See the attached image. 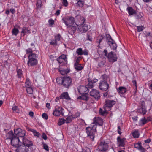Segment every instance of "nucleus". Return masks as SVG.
<instances>
[{
	"label": "nucleus",
	"mask_w": 152,
	"mask_h": 152,
	"mask_svg": "<svg viewBox=\"0 0 152 152\" xmlns=\"http://www.w3.org/2000/svg\"><path fill=\"white\" fill-rule=\"evenodd\" d=\"M118 145L121 147H124L126 142L125 138H121L120 137H118L117 138Z\"/></svg>",
	"instance_id": "obj_18"
},
{
	"label": "nucleus",
	"mask_w": 152,
	"mask_h": 152,
	"mask_svg": "<svg viewBox=\"0 0 152 152\" xmlns=\"http://www.w3.org/2000/svg\"><path fill=\"white\" fill-rule=\"evenodd\" d=\"M104 107V110H103L101 108H100V110H99V113L100 114H101L102 115H103L106 113H108V112H105L104 111H105V109H104V106L103 107Z\"/></svg>",
	"instance_id": "obj_45"
},
{
	"label": "nucleus",
	"mask_w": 152,
	"mask_h": 152,
	"mask_svg": "<svg viewBox=\"0 0 152 152\" xmlns=\"http://www.w3.org/2000/svg\"><path fill=\"white\" fill-rule=\"evenodd\" d=\"M140 150V152H145V149L142 147Z\"/></svg>",
	"instance_id": "obj_62"
},
{
	"label": "nucleus",
	"mask_w": 152,
	"mask_h": 152,
	"mask_svg": "<svg viewBox=\"0 0 152 152\" xmlns=\"http://www.w3.org/2000/svg\"><path fill=\"white\" fill-rule=\"evenodd\" d=\"M25 87L26 88H28V87H31V83L30 82L29 79L28 78H26V79Z\"/></svg>",
	"instance_id": "obj_31"
},
{
	"label": "nucleus",
	"mask_w": 152,
	"mask_h": 152,
	"mask_svg": "<svg viewBox=\"0 0 152 152\" xmlns=\"http://www.w3.org/2000/svg\"><path fill=\"white\" fill-rule=\"evenodd\" d=\"M101 78L102 79L101 80L106 82L107 80L108 77L106 75H104L102 76Z\"/></svg>",
	"instance_id": "obj_42"
},
{
	"label": "nucleus",
	"mask_w": 152,
	"mask_h": 152,
	"mask_svg": "<svg viewBox=\"0 0 152 152\" xmlns=\"http://www.w3.org/2000/svg\"><path fill=\"white\" fill-rule=\"evenodd\" d=\"M26 89L27 92L28 94L30 96H33V89L31 87H28V88H26Z\"/></svg>",
	"instance_id": "obj_33"
},
{
	"label": "nucleus",
	"mask_w": 152,
	"mask_h": 152,
	"mask_svg": "<svg viewBox=\"0 0 152 152\" xmlns=\"http://www.w3.org/2000/svg\"><path fill=\"white\" fill-rule=\"evenodd\" d=\"M28 60L27 64L29 66L36 65L37 63V57L36 54L29 55L28 56Z\"/></svg>",
	"instance_id": "obj_4"
},
{
	"label": "nucleus",
	"mask_w": 152,
	"mask_h": 152,
	"mask_svg": "<svg viewBox=\"0 0 152 152\" xmlns=\"http://www.w3.org/2000/svg\"><path fill=\"white\" fill-rule=\"evenodd\" d=\"M98 81V79H94L93 80H88V83L86 86L88 89V88H91L95 86V83Z\"/></svg>",
	"instance_id": "obj_16"
},
{
	"label": "nucleus",
	"mask_w": 152,
	"mask_h": 152,
	"mask_svg": "<svg viewBox=\"0 0 152 152\" xmlns=\"http://www.w3.org/2000/svg\"><path fill=\"white\" fill-rule=\"evenodd\" d=\"M29 115L31 117L33 118L34 116V113L33 112L30 111L29 112Z\"/></svg>",
	"instance_id": "obj_59"
},
{
	"label": "nucleus",
	"mask_w": 152,
	"mask_h": 152,
	"mask_svg": "<svg viewBox=\"0 0 152 152\" xmlns=\"http://www.w3.org/2000/svg\"><path fill=\"white\" fill-rule=\"evenodd\" d=\"M48 23V26L50 27H52L53 25L54 24V20L52 18H50L49 20Z\"/></svg>",
	"instance_id": "obj_35"
},
{
	"label": "nucleus",
	"mask_w": 152,
	"mask_h": 152,
	"mask_svg": "<svg viewBox=\"0 0 152 152\" xmlns=\"http://www.w3.org/2000/svg\"><path fill=\"white\" fill-rule=\"evenodd\" d=\"M90 95L94 97L96 99H98L100 97V94L97 90L92 89L90 92Z\"/></svg>",
	"instance_id": "obj_12"
},
{
	"label": "nucleus",
	"mask_w": 152,
	"mask_h": 152,
	"mask_svg": "<svg viewBox=\"0 0 152 152\" xmlns=\"http://www.w3.org/2000/svg\"><path fill=\"white\" fill-rule=\"evenodd\" d=\"M77 1V4L79 6L82 7L84 4V1L81 0H76Z\"/></svg>",
	"instance_id": "obj_37"
},
{
	"label": "nucleus",
	"mask_w": 152,
	"mask_h": 152,
	"mask_svg": "<svg viewBox=\"0 0 152 152\" xmlns=\"http://www.w3.org/2000/svg\"><path fill=\"white\" fill-rule=\"evenodd\" d=\"M61 38L60 34H58L55 36V40H52L50 42V44L54 45H56L58 42H59Z\"/></svg>",
	"instance_id": "obj_15"
},
{
	"label": "nucleus",
	"mask_w": 152,
	"mask_h": 152,
	"mask_svg": "<svg viewBox=\"0 0 152 152\" xmlns=\"http://www.w3.org/2000/svg\"><path fill=\"white\" fill-rule=\"evenodd\" d=\"M84 18L80 17V20L78 22L76 21L75 24L76 27H77V30L80 32H85L88 29V26L86 24Z\"/></svg>",
	"instance_id": "obj_2"
},
{
	"label": "nucleus",
	"mask_w": 152,
	"mask_h": 152,
	"mask_svg": "<svg viewBox=\"0 0 152 152\" xmlns=\"http://www.w3.org/2000/svg\"><path fill=\"white\" fill-rule=\"evenodd\" d=\"M126 88L123 86L119 87L118 88V91L119 94L121 96H124V94L126 92Z\"/></svg>",
	"instance_id": "obj_21"
},
{
	"label": "nucleus",
	"mask_w": 152,
	"mask_h": 152,
	"mask_svg": "<svg viewBox=\"0 0 152 152\" xmlns=\"http://www.w3.org/2000/svg\"><path fill=\"white\" fill-rule=\"evenodd\" d=\"M14 134L18 137H23L25 135V132L24 130L20 128H18L14 130Z\"/></svg>",
	"instance_id": "obj_11"
},
{
	"label": "nucleus",
	"mask_w": 152,
	"mask_h": 152,
	"mask_svg": "<svg viewBox=\"0 0 152 152\" xmlns=\"http://www.w3.org/2000/svg\"><path fill=\"white\" fill-rule=\"evenodd\" d=\"M135 148L139 150L142 147L141 146L140 144L139 143H137L134 144Z\"/></svg>",
	"instance_id": "obj_46"
},
{
	"label": "nucleus",
	"mask_w": 152,
	"mask_h": 152,
	"mask_svg": "<svg viewBox=\"0 0 152 152\" xmlns=\"http://www.w3.org/2000/svg\"><path fill=\"white\" fill-rule=\"evenodd\" d=\"M76 53L79 55H82L83 54V50L81 48H79L77 49L76 51Z\"/></svg>",
	"instance_id": "obj_44"
},
{
	"label": "nucleus",
	"mask_w": 152,
	"mask_h": 152,
	"mask_svg": "<svg viewBox=\"0 0 152 152\" xmlns=\"http://www.w3.org/2000/svg\"><path fill=\"white\" fill-rule=\"evenodd\" d=\"M133 85L135 86L134 89L135 90H137V84L135 80H133L132 82Z\"/></svg>",
	"instance_id": "obj_48"
},
{
	"label": "nucleus",
	"mask_w": 152,
	"mask_h": 152,
	"mask_svg": "<svg viewBox=\"0 0 152 152\" xmlns=\"http://www.w3.org/2000/svg\"><path fill=\"white\" fill-rule=\"evenodd\" d=\"M72 83V79L69 76L64 77L62 79V84L63 86L66 88L70 87Z\"/></svg>",
	"instance_id": "obj_5"
},
{
	"label": "nucleus",
	"mask_w": 152,
	"mask_h": 152,
	"mask_svg": "<svg viewBox=\"0 0 152 152\" xmlns=\"http://www.w3.org/2000/svg\"><path fill=\"white\" fill-rule=\"evenodd\" d=\"M109 84L106 81L101 80L99 83V89L103 91H106L108 88Z\"/></svg>",
	"instance_id": "obj_10"
},
{
	"label": "nucleus",
	"mask_w": 152,
	"mask_h": 152,
	"mask_svg": "<svg viewBox=\"0 0 152 152\" xmlns=\"http://www.w3.org/2000/svg\"><path fill=\"white\" fill-rule=\"evenodd\" d=\"M60 10H57L55 14V15L56 16H58L60 14Z\"/></svg>",
	"instance_id": "obj_58"
},
{
	"label": "nucleus",
	"mask_w": 152,
	"mask_h": 152,
	"mask_svg": "<svg viewBox=\"0 0 152 152\" xmlns=\"http://www.w3.org/2000/svg\"><path fill=\"white\" fill-rule=\"evenodd\" d=\"M83 54H84L85 55H87L88 54V52L87 50H85L83 51Z\"/></svg>",
	"instance_id": "obj_55"
},
{
	"label": "nucleus",
	"mask_w": 152,
	"mask_h": 152,
	"mask_svg": "<svg viewBox=\"0 0 152 152\" xmlns=\"http://www.w3.org/2000/svg\"><path fill=\"white\" fill-rule=\"evenodd\" d=\"M12 110L15 113H18L19 112V109L18 107L16 106H13Z\"/></svg>",
	"instance_id": "obj_40"
},
{
	"label": "nucleus",
	"mask_w": 152,
	"mask_h": 152,
	"mask_svg": "<svg viewBox=\"0 0 152 152\" xmlns=\"http://www.w3.org/2000/svg\"><path fill=\"white\" fill-rule=\"evenodd\" d=\"M107 57L108 61L112 63L116 61L118 59L117 55L114 52L112 51L108 53Z\"/></svg>",
	"instance_id": "obj_7"
},
{
	"label": "nucleus",
	"mask_w": 152,
	"mask_h": 152,
	"mask_svg": "<svg viewBox=\"0 0 152 152\" xmlns=\"http://www.w3.org/2000/svg\"><path fill=\"white\" fill-rule=\"evenodd\" d=\"M30 33V30L28 28L26 27H23L22 28V34L23 33V35H25L27 33Z\"/></svg>",
	"instance_id": "obj_28"
},
{
	"label": "nucleus",
	"mask_w": 152,
	"mask_h": 152,
	"mask_svg": "<svg viewBox=\"0 0 152 152\" xmlns=\"http://www.w3.org/2000/svg\"><path fill=\"white\" fill-rule=\"evenodd\" d=\"M110 48L113 50H115L117 47V45L114 41L110 42L108 43Z\"/></svg>",
	"instance_id": "obj_26"
},
{
	"label": "nucleus",
	"mask_w": 152,
	"mask_h": 152,
	"mask_svg": "<svg viewBox=\"0 0 152 152\" xmlns=\"http://www.w3.org/2000/svg\"><path fill=\"white\" fill-rule=\"evenodd\" d=\"M19 33V30L16 28H14L12 30V34L15 36L17 35Z\"/></svg>",
	"instance_id": "obj_43"
},
{
	"label": "nucleus",
	"mask_w": 152,
	"mask_h": 152,
	"mask_svg": "<svg viewBox=\"0 0 152 152\" xmlns=\"http://www.w3.org/2000/svg\"><path fill=\"white\" fill-rule=\"evenodd\" d=\"M43 148L44 149H45V150H46L47 151H48V150H49L48 147L46 144L45 143H44L43 144Z\"/></svg>",
	"instance_id": "obj_52"
},
{
	"label": "nucleus",
	"mask_w": 152,
	"mask_h": 152,
	"mask_svg": "<svg viewBox=\"0 0 152 152\" xmlns=\"http://www.w3.org/2000/svg\"><path fill=\"white\" fill-rule=\"evenodd\" d=\"M34 135L35 136L37 137H39L40 135V134L38 132H37L36 130H34L33 132Z\"/></svg>",
	"instance_id": "obj_51"
},
{
	"label": "nucleus",
	"mask_w": 152,
	"mask_h": 152,
	"mask_svg": "<svg viewBox=\"0 0 152 152\" xmlns=\"http://www.w3.org/2000/svg\"><path fill=\"white\" fill-rule=\"evenodd\" d=\"M63 109L61 107H58L55 108L53 112V115L56 116H59L62 115Z\"/></svg>",
	"instance_id": "obj_13"
},
{
	"label": "nucleus",
	"mask_w": 152,
	"mask_h": 152,
	"mask_svg": "<svg viewBox=\"0 0 152 152\" xmlns=\"http://www.w3.org/2000/svg\"><path fill=\"white\" fill-rule=\"evenodd\" d=\"M27 149L25 145H21L18 146L15 150L16 152H28Z\"/></svg>",
	"instance_id": "obj_19"
},
{
	"label": "nucleus",
	"mask_w": 152,
	"mask_h": 152,
	"mask_svg": "<svg viewBox=\"0 0 152 152\" xmlns=\"http://www.w3.org/2000/svg\"><path fill=\"white\" fill-rule=\"evenodd\" d=\"M62 20L68 27H71L72 32L74 33L77 29L75 23H74V18L73 17H70L63 18Z\"/></svg>",
	"instance_id": "obj_3"
},
{
	"label": "nucleus",
	"mask_w": 152,
	"mask_h": 152,
	"mask_svg": "<svg viewBox=\"0 0 152 152\" xmlns=\"http://www.w3.org/2000/svg\"><path fill=\"white\" fill-rule=\"evenodd\" d=\"M11 145L13 147H18L21 143L20 142L19 137H15L12 139L11 140Z\"/></svg>",
	"instance_id": "obj_8"
},
{
	"label": "nucleus",
	"mask_w": 152,
	"mask_h": 152,
	"mask_svg": "<svg viewBox=\"0 0 152 152\" xmlns=\"http://www.w3.org/2000/svg\"><path fill=\"white\" fill-rule=\"evenodd\" d=\"M144 29V27L143 26H137V29L138 32L142 31Z\"/></svg>",
	"instance_id": "obj_47"
},
{
	"label": "nucleus",
	"mask_w": 152,
	"mask_h": 152,
	"mask_svg": "<svg viewBox=\"0 0 152 152\" xmlns=\"http://www.w3.org/2000/svg\"><path fill=\"white\" fill-rule=\"evenodd\" d=\"M151 141V140L150 139H148L145 140V142L146 143H149Z\"/></svg>",
	"instance_id": "obj_63"
},
{
	"label": "nucleus",
	"mask_w": 152,
	"mask_h": 152,
	"mask_svg": "<svg viewBox=\"0 0 152 152\" xmlns=\"http://www.w3.org/2000/svg\"><path fill=\"white\" fill-rule=\"evenodd\" d=\"M27 54L29 55L31 54H35L34 53H32V50L31 49L29 48L26 50Z\"/></svg>",
	"instance_id": "obj_49"
},
{
	"label": "nucleus",
	"mask_w": 152,
	"mask_h": 152,
	"mask_svg": "<svg viewBox=\"0 0 152 152\" xmlns=\"http://www.w3.org/2000/svg\"><path fill=\"white\" fill-rule=\"evenodd\" d=\"M23 143L24 144L23 145L25 146H26L28 147H29L33 145V142L32 141L28 140V139L23 138Z\"/></svg>",
	"instance_id": "obj_20"
},
{
	"label": "nucleus",
	"mask_w": 152,
	"mask_h": 152,
	"mask_svg": "<svg viewBox=\"0 0 152 152\" xmlns=\"http://www.w3.org/2000/svg\"><path fill=\"white\" fill-rule=\"evenodd\" d=\"M42 3L41 1H39L37 2V8H40L42 6Z\"/></svg>",
	"instance_id": "obj_54"
},
{
	"label": "nucleus",
	"mask_w": 152,
	"mask_h": 152,
	"mask_svg": "<svg viewBox=\"0 0 152 152\" xmlns=\"http://www.w3.org/2000/svg\"><path fill=\"white\" fill-rule=\"evenodd\" d=\"M108 147L107 143L104 141H102L99 145L98 149L102 152H105L107 150Z\"/></svg>",
	"instance_id": "obj_9"
},
{
	"label": "nucleus",
	"mask_w": 152,
	"mask_h": 152,
	"mask_svg": "<svg viewBox=\"0 0 152 152\" xmlns=\"http://www.w3.org/2000/svg\"><path fill=\"white\" fill-rule=\"evenodd\" d=\"M64 99L67 100H69L70 99L69 96L67 92H65L62 93L60 96V99Z\"/></svg>",
	"instance_id": "obj_25"
},
{
	"label": "nucleus",
	"mask_w": 152,
	"mask_h": 152,
	"mask_svg": "<svg viewBox=\"0 0 152 152\" xmlns=\"http://www.w3.org/2000/svg\"><path fill=\"white\" fill-rule=\"evenodd\" d=\"M127 10L128 11V13L129 15H132L134 14H136V12L131 7H128L127 8Z\"/></svg>",
	"instance_id": "obj_30"
},
{
	"label": "nucleus",
	"mask_w": 152,
	"mask_h": 152,
	"mask_svg": "<svg viewBox=\"0 0 152 152\" xmlns=\"http://www.w3.org/2000/svg\"><path fill=\"white\" fill-rule=\"evenodd\" d=\"M102 120L101 118L99 117H95L94 119L93 123L91 124V126L86 128V133L92 141L94 140V133L96 132L97 124L102 125Z\"/></svg>",
	"instance_id": "obj_1"
},
{
	"label": "nucleus",
	"mask_w": 152,
	"mask_h": 152,
	"mask_svg": "<svg viewBox=\"0 0 152 152\" xmlns=\"http://www.w3.org/2000/svg\"><path fill=\"white\" fill-rule=\"evenodd\" d=\"M80 116V114L77 113L76 115H75L74 117H73L72 115H69L66 118V119L65 120L66 123H69L72 121V118H77Z\"/></svg>",
	"instance_id": "obj_22"
},
{
	"label": "nucleus",
	"mask_w": 152,
	"mask_h": 152,
	"mask_svg": "<svg viewBox=\"0 0 152 152\" xmlns=\"http://www.w3.org/2000/svg\"><path fill=\"white\" fill-rule=\"evenodd\" d=\"M78 90L80 94H83L87 93L88 92V88L87 86H79L78 87Z\"/></svg>",
	"instance_id": "obj_14"
},
{
	"label": "nucleus",
	"mask_w": 152,
	"mask_h": 152,
	"mask_svg": "<svg viewBox=\"0 0 152 152\" xmlns=\"http://www.w3.org/2000/svg\"><path fill=\"white\" fill-rule=\"evenodd\" d=\"M42 117L44 119L47 120L48 118V117L47 115L45 113H43L42 115Z\"/></svg>",
	"instance_id": "obj_53"
},
{
	"label": "nucleus",
	"mask_w": 152,
	"mask_h": 152,
	"mask_svg": "<svg viewBox=\"0 0 152 152\" xmlns=\"http://www.w3.org/2000/svg\"><path fill=\"white\" fill-rule=\"evenodd\" d=\"M17 75L19 78H21L23 76L22 71L20 69H18L17 71Z\"/></svg>",
	"instance_id": "obj_41"
},
{
	"label": "nucleus",
	"mask_w": 152,
	"mask_h": 152,
	"mask_svg": "<svg viewBox=\"0 0 152 152\" xmlns=\"http://www.w3.org/2000/svg\"><path fill=\"white\" fill-rule=\"evenodd\" d=\"M147 120L145 117H144L140 119L139 122V125L142 126L146 123L147 122Z\"/></svg>",
	"instance_id": "obj_32"
},
{
	"label": "nucleus",
	"mask_w": 152,
	"mask_h": 152,
	"mask_svg": "<svg viewBox=\"0 0 152 152\" xmlns=\"http://www.w3.org/2000/svg\"><path fill=\"white\" fill-rule=\"evenodd\" d=\"M115 104V102L114 100H107L104 105L105 112H107L110 110V107Z\"/></svg>",
	"instance_id": "obj_6"
},
{
	"label": "nucleus",
	"mask_w": 152,
	"mask_h": 152,
	"mask_svg": "<svg viewBox=\"0 0 152 152\" xmlns=\"http://www.w3.org/2000/svg\"><path fill=\"white\" fill-rule=\"evenodd\" d=\"M75 67L76 69L77 70H80L83 69L82 65L78 64L77 63H76L75 65Z\"/></svg>",
	"instance_id": "obj_29"
},
{
	"label": "nucleus",
	"mask_w": 152,
	"mask_h": 152,
	"mask_svg": "<svg viewBox=\"0 0 152 152\" xmlns=\"http://www.w3.org/2000/svg\"><path fill=\"white\" fill-rule=\"evenodd\" d=\"M143 15H144L141 12H140L138 13H137L136 12V14H135V17L137 19L141 18L143 17Z\"/></svg>",
	"instance_id": "obj_36"
},
{
	"label": "nucleus",
	"mask_w": 152,
	"mask_h": 152,
	"mask_svg": "<svg viewBox=\"0 0 152 152\" xmlns=\"http://www.w3.org/2000/svg\"><path fill=\"white\" fill-rule=\"evenodd\" d=\"M57 61L60 64L63 63L64 64H66L67 60L66 56L62 54L57 59Z\"/></svg>",
	"instance_id": "obj_17"
},
{
	"label": "nucleus",
	"mask_w": 152,
	"mask_h": 152,
	"mask_svg": "<svg viewBox=\"0 0 152 152\" xmlns=\"http://www.w3.org/2000/svg\"><path fill=\"white\" fill-rule=\"evenodd\" d=\"M42 137L45 140H46L47 139V137L46 135L44 133H43L42 134Z\"/></svg>",
	"instance_id": "obj_57"
},
{
	"label": "nucleus",
	"mask_w": 152,
	"mask_h": 152,
	"mask_svg": "<svg viewBox=\"0 0 152 152\" xmlns=\"http://www.w3.org/2000/svg\"><path fill=\"white\" fill-rule=\"evenodd\" d=\"M132 135L134 138H137L139 136V133L138 131L134 130L132 133Z\"/></svg>",
	"instance_id": "obj_34"
},
{
	"label": "nucleus",
	"mask_w": 152,
	"mask_h": 152,
	"mask_svg": "<svg viewBox=\"0 0 152 152\" xmlns=\"http://www.w3.org/2000/svg\"><path fill=\"white\" fill-rule=\"evenodd\" d=\"M46 107L48 109H50V103H47L46 104Z\"/></svg>",
	"instance_id": "obj_60"
},
{
	"label": "nucleus",
	"mask_w": 152,
	"mask_h": 152,
	"mask_svg": "<svg viewBox=\"0 0 152 152\" xmlns=\"http://www.w3.org/2000/svg\"><path fill=\"white\" fill-rule=\"evenodd\" d=\"M121 130L120 129V127L119 126H118V134H121Z\"/></svg>",
	"instance_id": "obj_56"
},
{
	"label": "nucleus",
	"mask_w": 152,
	"mask_h": 152,
	"mask_svg": "<svg viewBox=\"0 0 152 152\" xmlns=\"http://www.w3.org/2000/svg\"><path fill=\"white\" fill-rule=\"evenodd\" d=\"M15 136L13 134V132L12 131H10L7 134V139H9L12 140V139L14 138Z\"/></svg>",
	"instance_id": "obj_27"
},
{
	"label": "nucleus",
	"mask_w": 152,
	"mask_h": 152,
	"mask_svg": "<svg viewBox=\"0 0 152 152\" xmlns=\"http://www.w3.org/2000/svg\"><path fill=\"white\" fill-rule=\"evenodd\" d=\"M59 70L60 73L62 75H64L66 74L69 72V70L68 69H64L62 68H60Z\"/></svg>",
	"instance_id": "obj_24"
},
{
	"label": "nucleus",
	"mask_w": 152,
	"mask_h": 152,
	"mask_svg": "<svg viewBox=\"0 0 152 152\" xmlns=\"http://www.w3.org/2000/svg\"><path fill=\"white\" fill-rule=\"evenodd\" d=\"M62 4L64 6L66 7L67 6L68 3L67 0H63Z\"/></svg>",
	"instance_id": "obj_50"
},
{
	"label": "nucleus",
	"mask_w": 152,
	"mask_h": 152,
	"mask_svg": "<svg viewBox=\"0 0 152 152\" xmlns=\"http://www.w3.org/2000/svg\"><path fill=\"white\" fill-rule=\"evenodd\" d=\"M104 52L105 54V55L106 56H107V51L106 50L104 49Z\"/></svg>",
	"instance_id": "obj_64"
},
{
	"label": "nucleus",
	"mask_w": 152,
	"mask_h": 152,
	"mask_svg": "<svg viewBox=\"0 0 152 152\" xmlns=\"http://www.w3.org/2000/svg\"><path fill=\"white\" fill-rule=\"evenodd\" d=\"M65 123H66L65 120L63 118H61L59 119L58 124V125L60 126Z\"/></svg>",
	"instance_id": "obj_38"
},
{
	"label": "nucleus",
	"mask_w": 152,
	"mask_h": 152,
	"mask_svg": "<svg viewBox=\"0 0 152 152\" xmlns=\"http://www.w3.org/2000/svg\"><path fill=\"white\" fill-rule=\"evenodd\" d=\"M10 11L12 14H14L15 12V10L14 8H11L10 9Z\"/></svg>",
	"instance_id": "obj_61"
},
{
	"label": "nucleus",
	"mask_w": 152,
	"mask_h": 152,
	"mask_svg": "<svg viewBox=\"0 0 152 152\" xmlns=\"http://www.w3.org/2000/svg\"><path fill=\"white\" fill-rule=\"evenodd\" d=\"M137 112L144 115L145 114L147 111L144 105H142L141 108H138L137 110Z\"/></svg>",
	"instance_id": "obj_23"
},
{
	"label": "nucleus",
	"mask_w": 152,
	"mask_h": 152,
	"mask_svg": "<svg viewBox=\"0 0 152 152\" xmlns=\"http://www.w3.org/2000/svg\"><path fill=\"white\" fill-rule=\"evenodd\" d=\"M106 37L107 40L108 41V43L113 41V40L111 38L110 36L108 34L106 35Z\"/></svg>",
	"instance_id": "obj_39"
}]
</instances>
